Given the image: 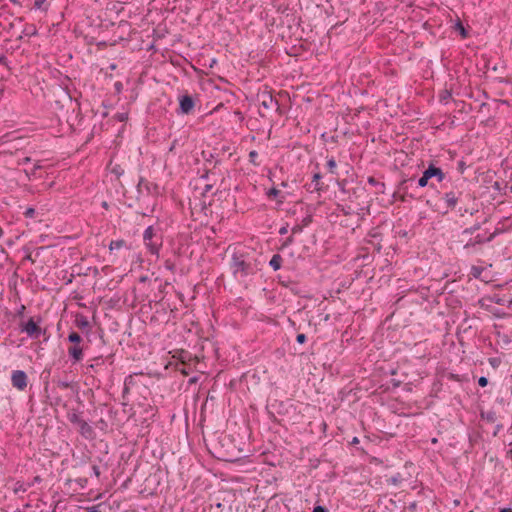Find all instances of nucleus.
Listing matches in <instances>:
<instances>
[{"instance_id":"obj_1","label":"nucleus","mask_w":512,"mask_h":512,"mask_svg":"<svg viewBox=\"0 0 512 512\" xmlns=\"http://www.w3.org/2000/svg\"><path fill=\"white\" fill-rule=\"evenodd\" d=\"M229 269L235 280L243 282L249 276L257 273V266L253 257L248 253L234 251L231 255Z\"/></svg>"},{"instance_id":"obj_2","label":"nucleus","mask_w":512,"mask_h":512,"mask_svg":"<svg viewBox=\"0 0 512 512\" xmlns=\"http://www.w3.org/2000/svg\"><path fill=\"white\" fill-rule=\"evenodd\" d=\"M143 242L150 254L159 256L163 244L162 235L153 226H148L143 233Z\"/></svg>"},{"instance_id":"obj_3","label":"nucleus","mask_w":512,"mask_h":512,"mask_svg":"<svg viewBox=\"0 0 512 512\" xmlns=\"http://www.w3.org/2000/svg\"><path fill=\"white\" fill-rule=\"evenodd\" d=\"M40 322L41 318L35 321L34 318L31 317L26 322L20 324V330L26 333L31 339H39L46 332L39 326Z\"/></svg>"},{"instance_id":"obj_4","label":"nucleus","mask_w":512,"mask_h":512,"mask_svg":"<svg viewBox=\"0 0 512 512\" xmlns=\"http://www.w3.org/2000/svg\"><path fill=\"white\" fill-rule=\"evenodd\" d=\"M432 178H436L438 182H442L445 178V174L442 169L430 164L428 168L423 171L422 176L417 181L418 187H425L428 185V181Z\"/></svg>"},{"instance_id":"obj_5","label":"nucleus","mask_w":512,"mask_h":512,"mask_svg":"<svg viewBox=\"0 0 512 512\" xmlns=\"http://www.w3.org/2000/svg\"><path fill=\"white\" fill-rule=\"evenodd\" d=\"M195 107V101L192 96L185 94L179 97L178 114L188 115Z\"/></svg>"},{"instance_id":"obj_6","label":"nucleus","mask_w":512,"mask_h":512,"mask_svg":"<svg viewBox=\"0 0 512 512\" xmlns=\"http://www.w3.org/2000/svg\"><path fill=\"white\" fill-rule=\"evenodd\" d=\"M258 100L260 106L264 109H271L273 107L279 109L278 100H276L269 91H263L258 94Z\"/></svg>"},{"instance_id":"obj_7","label":"nucleus","mask_w":512,"mask_h":512,"mask_svg":"<svg viewBox=\"0 0 512 512\" xmlns=\"http://www.w3.org/2000/svg\"><path fill=\"white\" fill-rule=\"evenodd\" d=\"M11 382L14 388L22 391L27 387V375L22 370L12 372Z\"/></svg>"},{"instance_id":"obj_8","label":"nucleus","mask_w":512,"mask_h":512,"mask_svg":"<svg viewBox=\"0 0 512 512\" xmlns=\"http://www.w3.org/2000/svg\"><path fill=\"white\" fill-rule=\"evenodd\" d=\"M68 355L72 360V363L76 364L80 362L84 357L83 348L80 346V344H74L68 348Z\"/></svg>"},{"instance_id":"obj_9","label":"nucleus","mask_w":512,"mask_h":512,"mask_svg":"<svg viewBox=\"0 0 512 512\" xmlns=\"http://www.w3.org/2000/svg\"><path fill=\"white\" fill-rule=\"evenodd\" d=\"M461 195H462V192H460V191L446 192L443 195V200L445 201V203H446L448 208L453 209L457 205L458 200H459Z\"/></svg>"},{"instance_id":"obj_10","label":"nucleus","mask_w":512,"mask_h":512,"mask_svg":"<svg viewBox=\"0 0 512 512\" xmlns=\"http://www.w3.org/2000/svg\"><path fill=\"white\" fill-rule=\"evenodd\" d=\"M78 428H79V433L85 439L92 440L95 438V431H94L93 427L85 420H83L80 423V425H78Z\"/></svg>"},{"instance_id":"obj_11","label":"nucleus","mask_w":512,"mask_h":512,"mask_svg":"<svg viewBox=\"0 0 512 512\" xmlns=\"http://www.w3.org/2000/svg\"><path fill=\"white\" fill-rule=\"evenodd\" d=\"M321 179H322V175L317 172L313 175V178H312V182L308 185V190L310 192H314V191H321L322 190V182H321Z\"/></svg>"},{"instance_id":"obj_12","label":"nucleus","mask_w":512,"mask_h":512,"mask_svg":"<svg viewBox=\"0 0 512 512\" xmlns=\"http://www.w3.org/2000/svg\"><path fill=\"white\" fill-rule=\"evenodd\" d=\"M282 262H283V259H282L281 255L274 254L269 261V265L274 271H277L282 267Z\"/></svg>"},{"instance_id":"obj_13","label":"nucleus","mask_w":512,"mask_h":512,"mask_svg":"<svg viewBox=\"0 0 512 512\" xmlns=\"http://www.w3.org/2000/svg\"><path fill=\"white\" fill-rule=\"evenodd\" d=\"M30 487H32V484H27L22 481H17L14 485L13 491L15 494L25 493Z\"/></svg>"},{"instance_id":"obj_14","label":"nucleus","mask_w":512,"mask_h":512,"mask_svg":"<svg viewBox=\"0 0 512 512\" xmlns=\"http://www.w3.org/2000/svg\"><path fill=\"white\" fill-rule=\"evenodd\" d=\"M480 416L483 420H486L487 422H490V423H494L497 420L496 412L493 410L482 411Z\"/></svg>"},{"instance_id":"obj_15","label":"nucleus","mask_w":512,"mask_h":512,"mask_svg":"<svg viewBox=\"0 0 512 512\" xmlns=\"http://www.w3.org/2000/svg\"><path fill=\"white\" fill-rule=\"evenodd\" d=\"M75 323L76 326L81 330H84L90 326L88 319L83 315L78 316L75 320Z\"/></svg>"},{"instance_id":"obj_16","label":"nucleus","mask_w":512,"mask_h":512,"mask_svg":"<svg viewBox=\"0 0 512 512\" xmlns=\"http://www.w3.org/2000/svg\"><path fill=\"white\" fill-rule=\"evenodd\" d=\"M67 418L72 424L77 426L80 425V423L83 421L77 412L68 413Z\"/></svg>"},{"instance_id":"obj_17","label":"nucleus","mask_w":512,"mask_h":512,"mask_svg":"<svg viewBox=\"0 0 512 512\" xmlns=\"http://www.w3.org/2000/svg\"><path fill=\"white\" fill-rule=\"evenodd\" d=\"M68 341L73 345L80 344L82 342V337L78 333L73 331L68 335Z\"/></svg>"},{"instance_id":"obj_18","label":"nucleus","mask_w":512,"mask_h":512,"mask_svg":"<svg viewBox=\"0 0 512 512\" xmlns=\"http://www.w3.org/2000/svg\"><path fill=\"white\" fill-rule=\"evenodd\" d=\"M455 30L458 31L460 33V35L462 36V38H467L468 36V31L466 30V28L463 26V24L461 23L460 20H458L456 23H455Z\"/></svg>"},{"instance_id":"obj_19","label":"nucleus","mask_w":512,"mask_h":512,"mask_svg":"<svg viewBox=\"0 0 512 512\" xmlns=\"http://www.w3.org/2000/svg\"><path fill=\"white\" fill-rule=\"evenodd\" d=\"M452 94L449 90L445 89L439 94V101L443 104H446L448 100L451 98Z\"/></svg>"},{"instance_id":"obj_20","label":"nucleus","mask_w":512,"mask_h":512,"mask_svg":"<svg viewBox=\"0 0 512 512\" xmlns=\"http://www.w3.org/2000/svg\"><path fill=\"white\" fill-rule=\"evenodd\" d=\"M327 167L331 174L337 175V171H336L337 164L333 157H331L327 160Z\"/></svg>"},{"instance_id":"obj_21","label":"nucleus","mask_w":512,"mask_h":512,"mask_svg":"<svg viewBox=\"0 0 512 512\" xmlns=\"http://www.w3.org/2000/svg\"><path fill=\"white\" fill-rule=\"evenodd\" d=\"M484 271V268L481 267V266H472L471 267V271H470V274L474 277V278H480L481 277V274L483 273Z\"/></svg>"},{"instance_id":"obj_22","label":"nucleus","mask_w":512,"mask_h":512,"mask_svg":"<svg viewBox=\"0 0 512 512\" xmlns=\"http://www.w3.org/2000/svg\"><path fill=\"white\" fill-rule=\"evenodd\" d=\"M480 228H481V224L479 222H477L473 226L464 229L463 234L472 235L473 233L478 231Z\"/></svg>"},{"instance_id":"obj_23","label":"nucleus","mask_w":512,"mask_h":512,"mask_svg":"<svg viewBox=\"0 0 512 512\" xmlns=\"http://www.w3.org/2000/svg\"><path fill=\"white\" fill-rule=\"evenodd\" d=\"M34 8L38 10H47V0H34Z\"/></svg>"},{"instance_id":"obj_24","label":"nucleus","mask_w":512,"mask_h":512,"mask_svg":"<svg viewBox=\"0 0 512 512\" xmlns=\"http://www.w3.org/2000/svg\"><path fill=\"white\" fill-rule=\"evenodd\" d=\"M124 245H125L124 240H116V241H111L109 248H110V250H118V249L122 248Z\"/></svg>"},{"instance_id":"obj_25","label":"nucleus","mask_w":512,"mask_h":512,"mask_svg":"<svg viewBox=\"0 0 512 512\" xmlns=\"http://www.w3.org/2000/svg\"><path fill=\"white\" fill-rule=\"evenodd\" d=\"M257 157H258V152L257 151L252 150V151L249 152V161L252 164L256 165V166L259 165V163L256 162Z\"/></svg>"},{"instance_id":"obj_26","label":"nucleus","mask_w":512,"mask_h":512,"mask_svg":"<svg viewBox=\"0 0 512 512\" xmlns=\"http://www.w3.org/2000/svg\"><path fill=\"white\" fill-rule=\"evenodd\" d=\"M111 172H112L113 174H115L117 177H120L121 175H123L124 170L121 168V166H119V165H115V166L112 168Z\"/></svg>"},{"instance_id":"obj_27","label":"nucleus","mask_w":512,"mask_h":512,"mask_svg":"<svg viewBox=\"0 0 512 512\" xmlns=\"http://www.w3.org/2000/svg\"><path fill=\"white\" fill-rule=\"evenodd\" d=\"M206 162L209 164H213V168H216V166L221 163V160H219V159L214 160L213 154H210V158H207Z\"/></svg>"},{"instance_id":"obj_28","label":"nucleus","mask_w":512,"mask_h":512,"mask_svg":"<svg viewBox=\"0 0 512 512\" xmlns=\"http://www.w3.org/2000/svg\"><path fill=\"white\" fill-rule=\"evenodd\" d=\"M401 477L400 474H396L395 476H392L388 479V483L392 485H398L400 483Z\"/></svg>"},{"instance_id":"obj_29","label":"nucleus","mask_w":512,"mask_h":512,"mask_svg":"<svg viewBox=\"0 0 512 512\" xmlns=\"http://www.w3.org/2000/svg\"><path fill=\"white\" fill-rule=\"evenodd\" d=\"M415 181L414 178H409L407 180H404L402 183H401V187L403 190H407L409 188L410 185H412V183Z\"/></svg>"},{"instance_id":"obj_30","label":"nucleus","mask_w":512,"mask_h":512,"mask_svg":"<svg viewBox=\"0 0 512 512\" xmlns=\"http://www.w3.org/2000/svg\"><path fill=\"white\" fill-rule=\"evenodd\" d=\"M165 268L171 272H174L175 271V264L174 262H172L171 260H166L165 261Z\"/></svg>"},{"instance_id":"obj_31","label":"nucleus","mask_w":512,"mask_h":512,"mask_svg":"<svg viewBox=\"0 0 512 512\" xmlns=\"http://www.w3.org/2000/svg\"><path fill=\"white\" fill-rule=\"evenodd\" d=\"M485 239L486 238H484L482 235L478 234L474 238V244H477V245L484 244V243H486Z\"/></svg>"},{"instance_id":"obj_32","label":"nucleus","mask_w":512,"mask_h":512,"mask_svg":"<svg viewBox=\"0 0 512 512\" xmlns=\"http://www.w3.org/2000/svg\"><path fill=\"white\" fill-rule=\"evenodd\" d=\"M307 340V337L305 334L303 333H300L296 336V341L299 343V344H304Z\"/></svg>"},{"instance_id":"obj_33","label":"nucleus","mask_w":512,"mask_h":512,"mask_svg":"<svg viewBox=\"0 0 512 512\" xmlns=\"http://www.w3.org/2000/svg\"><path fill=\"white\" fill-rule=\"evenodd\" d=\"M35 214V209L32 207H28L26 211L24 212L25 217L32 218Z\"/></svg>"},{"instance_id":"obj_34","label":"nucleus","mask_w":512,"mask_h":512,"mask_svg":"<svg viewBox=\"0 0 512 512\" xmlns=\"http://www.w3.org/2000/svg\"><path fill=\"white\" fill-rule=\"evenodd\" d=\"M292 234H300L303 231L302 225H295L291 228Z\"/></svg>"},{"instance_id":"obj_35","label":"nucleus","mask_w":512,"mask_h":512,"mask_svg":"<svg viewBox=\"0 0 512 512\" xmlns=\"http://www.w3.org/2000/svg\"><path fill=\"white\" fill-rule=\"evenodd\" d=\"M368 183L372 186H378V185H381V186H384L383 183H380L378 180H376L374 177H369L368 178Z\"/></svg>"},{"instance_id":"obj_36","label":"nucleus","mask_w":512,"mask_h":512,"mask_svg":"<svg viewBox=\"0 0 512 512\" xmlns=\"http://www.w3.org/2000/svg\"><path fill=\"white\" fill-rule=\"evenodd\" d=\"M279 194H280V191H279L278 189H276V188H271V189L268 191V193H267V195H268L269 197H277Z\"/></svg>"},{"instance_id":"obj_37","label":"nucleus","mask_w":512,"mask_h":512,"mask_svg":"<svg viewBox=\"0 0 512 512\" xmlns=\"http://www.w3.org/2000/svg\"><path fill=\"white\" fill-rule=\"evenodd\" d=\"M478 384L479 386L481 387H486L488 385V378L484 377V376H481L479 379H478Z\"/></svg>"},{"instance_id":"obj_38","label":"nucleus","mask_w":512,"mask_h":512,"mask_svg":"<svg viewBox=\"0 0 512 512\" xmlns=\"http://www.w3.org/2000/svg\"><path fill=\"white\" fill-rule=\"evenodd\" d=\"M312 512H329L328 509L324 506L317 505L313 508Z\"/></svg>"},{"instance_id":"obj_39","label":"nucleus","mask_w":512,"mask_h":512,"mask_svg":"<svg viewBox=\"0 0 512 512\" xmlns=\"http://www.w3.org/2000/svg\"><path fill=\"white\" fill-rule=\"evenodd\" d=\"M293 242H294V238H293V236H289L288 238H286V239H285V241L283 242L282 246H283V247H288V246H290Z\"/></svg>"},{"instance_id":"obj_40","label":"nucleus","mask_w":512,"mask_h":512,"mask_svg":"<svg viewBox=\"0 0 512 512\" xmlns=\"http://www.w3.org/2000/svg\"><path fill=\"white\" fill-rule=\"evenodd\" d=\"M95 363H92L88 366L89 369H94L95 366L99 365L102 360V357H97L93 360Z\"/></svg>"},{"instance_id":"obj_41","label":"nucleus","mask_w":512,"mask_h":512,"mask_svg":"<svg viewBox=\"0 0 512 512\" xmlns=\"http://www.w3.org/2000/svg\"><path fill=\"white\" fill-rule=\"evenodd\" d=\"M288 229H289V225H288V224H286V225L282 226V227L279 229V234H280V235H285V234H287Z\"/></svg>"},{"instance_id":"obj_42","label":"nucleus","mask_w":512,"mask_h":512,"mask_svg":"<svg viewBox=\"0 0 512 512\" xmlns=\"http://www.w3.org/2000/svg\"><path fill=\"white\" fill-rule=\"evenodd\" d=\"M92 474L95 477H99L100 476V469H99L98 466H96V465L92 466Z\"/></svg>"},{"instance_id":"obj_43","label":"nucleus","mask_w":512,"mask_h":512,"mask_svg":"<svg viewBox=\"0 0 512 512\" xmlns=\"http://www.w3.org/2000/svg\"><path fill=\"white\" fill-rule=\"evenodd\" d=\"M86 512H100L99 505L87 507Z\"/></svg>"},{"instance_id":"obj_44","label":"nucleus","mask_w":512,"mask_h":512,"mask_svg":"<svg viewBox=\"0 0 512 512\" xmlns=\"http://www.w3.org/2000/svg\"><path fill=\"white\" fill-rule=\"evenodd\" d=\"M117 118L119 121H125L128 118V116L125 113H121V114H118Z\"/></svg>"},{"instance_id":"obj_45","label":"nucleus","mask_w":512,"mask_h":512,"mask_svg":"<svg viewBox=\"0 0 512 512\" xmlns=\"http://www.w3.org/2000/svg\"><path fill=\"white\" fill-rule=\"evenodd\" d=\"M59 386L62 387V388H69L70 387V383L67 382V381H60L59 382Z\"/></svg>"},{"instance_id":"obj_46","label":"nucleus","mask_w":512,"mask_h":512,"mask_svg":"<svg viewBox=\"0 0 512 512\" xmlns=\"http://www.w3.org/2000/svg\"><path fill=\"white\" fill-rule=\"evenodd\" d=\"M41 481H42V479H41V477H40V476H35V477L33 478V481H32L30 484H32V486H33L34 484H36V483H40Z\"/></svg>"},{"instance_id":"obj_47","label":"nucleus","mask_w":512,"mask_h":512,"mask_svg":"<svg viewBox=\"0 0 512 512\" xmlns=\"http://www.w3.org/2000/svg\"><path fill=\"white\" fill-rule=\"evenodd\" d=\"M0 65H6V56L4 54H0Z\"/></svg>"},{"instance_id":"obj_48","label":"nucleus","mask_w":512,"mask_h":512,"mask_svg":"<svg viewBox=\"0 0 512 512\" xmlns=\"http://www.w3.org/2000/svg\"><path fill=\"white\" fill-rule=\"evenodd\" d=\"M310 222H311V217H310V216L305 217V218L303 219V225H304V226L309 225V224H310Z\"/></svg>"},{"instance_id":"obj_49","label":"nucleus","mask_w":512,"mask_h":512,"mask_svg":"<svg viewBox=\"0 0 512 512\" xmlns=\"http://www.w3.org/2000/svg\"><path fill=\"white\" fill-rule=\"evenodd\" d=\"M499 512H512V508L510 507H503L499 509Z\"/></svg>"},{"instance_id":"obj_50","label":"nucleus","mask_w":512,"mask_h":512,"mask_svg":"<svg viewBox=\"0 0 512 512\" xmlns=\"http://www.w3.org/2000/svg\"><path fill=\"white\" fill-rule=\"evenodd\" d=\"M115 89H116L117 91H120V90L122 89V83H121V82H116V83H115Z\"/></svg>"},{"instance_id":"obj_51","label":"nucleus","mask_w":512,"mask_h":512,"mask_svg":"<svg viewBox=\"0 0 512 512\" xmlns=\"http://www.w3.org/2000/svg\"><path fill=\"white\" fill-rule=\"evenodd\" d=\"M494 238H495V236H494L493 234H490V235L485 239V241H486V243H489V242L493 241V239H494Z\"/></svg>"},{"instance_id":"obj_52","label":"nucleus","mask_w":512,"mask_h":512,"mask_svg":"<svg viewBox=\"0 0 512 512\" xmlns=\"http://www.w3.org/2000/svg\"><path fill=\"white\" fill-rule=\"evenodd\" d=\"M417 508V503L416 502H412L409 504V509L410 510H415Z\"/></svg>"},{"instance_id":"obj_53","label":"nucleus","mask_w":512,"mask_h":512,"mask_svg":"<svg viewBox=\"0 0 512 512\" xmlns=\"http://www.w3.org/2000/svg\"><path fill=\"white\" fill-rule=\"evenodd\" d=\"M474 240H470L466 245H465V248H468L470 246H474Z\"/></svg>"},{"instance_id":"obj_54","label":"nucleus","mask_w":512,"mask_h":512,"mask_svg":"<svg viewBox=\"0 0 512 512\" xmlns=\"http://www.w3.org/2000/svg\"><path fill=\"white\" fill-rule=\"evenodd\" d=\"M40 168H41V165H39V164H35V166H34V168H33V170H32V173H35V171H36L37 169H40Z\"/></svg>"},{"instance_id":"obj_55","label":"nucleus","mask_w":512,"mask_h":512,"mask_svg":"<svg viewBox=\"0 0 512 512\" xmlns=\"http://www.w3.org/2000/svg\"><path fill=\"white\" fill-rule=\"evenodd\" d=\"M502 428V425L498 424L496 426V431L494 432V435H497L498 431Z\"/></svg>"},{"instance_id":"obj_56","label":"nucleus","mask_w":512,"mask_h":512,"mask_svg":"<svg viewBox=\"0 0 512 512\" xmlns=\"http://www.w3.org/2000/svg\"><path fill=\"white\" fill-rule=\"evenodd\" d=\"M500 233H501V230L500 229H496L492 234L496 237Z\"/></svg>"},{"instance_id":"obj_57","label":"nucleus","mask_w":512,"mask_h":512,"mask_svg":"<svg viewBox=\"0 0 512 512\" xmlns=\"http://www.w3.org/2000/svg\"><path fill=\"white\" fill-rule=\"evenodd\" d=\"M352 444H357L359 443V440L357 437H354L353 440L351 441Z\"/></svg>"},{"instance_id":"obj_58","label":"nucleus","mask_w":512,"mask_h":512,"mask_svg":"<svg viewBox=\"0 0 512 512\" xmlns=\"http://www.w3.org/2000/svg\"><path fill=\"white\" fill-rule=\"evenodd\" d=\"M211 188H212V185L208 184V185L205 186L204 190H205V192H208L209 190H211Z\"/></svg>"},{"instance_id":"obj_59","label":"nucleus","mask_w":512,"mask_h":512,"mask_svg":"<svg viewBox=\"0 0 512 512\" xmlns=\"http://www.w3.org/2000/svg\"><path fill=\"white\" fill-rule=\"evenodd\" d=\"M146 280H147V277H146V276H142V277L140 278V281H141V282H145Z\"/></svg>"},{"instance_id":"obj_60","label":"nucleus","mask_w":512,"mask_h":512,"mask_svg":"<svg viewBox=\"0 0 512 512\" xmlns=\"http://www.w3.org/2000/svg\"><path fill=\"white\" fill-rule=\"evenodd\" d=\"M30 161H31V159H30L29 157H26V158L24 159V163H29Z\"/></svg>"},{"instance_id":"obj_61","label":"nucleus","mask_w":512,"mask_h":512,"mask_svg":"<svg viewBox=\"0 0 512 512\" xmlns=\"http://www.w3.org/2000/svg\"><path fill=\"white\" fill-rule=\"evenodd\" d=\"M203 179H208V172H206L203 176H202Z\"/></svg>"},{"instance_id":"obj_62","label":"nucleus","mask_w":512,"mask_h":512,"mask_svg":"<svg viewBox=\"0 0 512 512\" xmlns=\"http://www.w3.org/2000/svg\"><path fill=\"white\" fill-rule=\"evenodd\" d=\"M494 186H495L496 189H500V185H499L498 182H496Z\"/></svg>"},{"instance_id":"obj_63","label":"nucleus","mask_w":512,"mask_h":512,"mask_svg":"<svg viewBox=\"0 0 512 512\" xmlns=\"http://www.w3.org/2000/svg\"><path fill=\"white\" fill-rule=\"evenodd\" d=\"M490 363H491L493 366H495L496 361H495L494 359H492V360H490Z\"/></svg>"},{"instance_id":"obj_64","label":"nucleus","mask_w":512,"mask_h":512,"mask_svg":"<svg viewBox=\"0 0 512 512\" xmlns=\"http://www.w3.org/2000/svg\"><path fill=\"white\" fill-rule=\"evenodd\" d=\"M26 259H27V260H30V261H33V260H32V258H31V255H27V256H26Z\"/></svg>"}]
</instances>
